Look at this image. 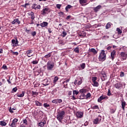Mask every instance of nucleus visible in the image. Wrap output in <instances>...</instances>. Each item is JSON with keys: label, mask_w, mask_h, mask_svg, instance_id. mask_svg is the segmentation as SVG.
<instances>
[{"label": "nucleus", "mask_w": 127, "mask_h": 127, "mask_svg": "<svg viewBox=\"0 0 127 127\" xmlns=\"http://www.w3.org/2000/svg\"><path fill=\"white\" fill-rule=\"evenodd\" d=\"M106 55L105 53V51L104 50H102L99 57V61L103 62V61H105V60H106Z\"/></svg>", "instance_id": "1"}, {"label": "nucleus", "mask_w": 127, "mask_h": 127, "mask_svg": "<svg viewBox=\"0 0 127 127\" xmlns=\"http://www.w3.org/2000/svg\"><path fill=\"white\" fill-rule=\"evenodd\" d=\"M65 116V112L61 111L59 112V114L57 116V118L60 122V123H62V120H63L64 116Z\"/></svg>", "instance_id": "2"}, {"label": "nucleus", "mask_w": 127, "mask_h": 127, "mask_svg": "<svg viewBox=\"0 0 127 127\" xmlns=\"http://www.w3.org/2000/svg\"><path fill=\"white\" fill-rule=\"evenodd\" d=\"M91 80L93 83L92 85L94 87H99V83L97 82V77H92Z\"/></svg>", "instance_id": "3"}, {"label": "nucleus", "mask_w": 127, "mask_h": 127, "mask_svg": "<svg viewBox=\"0 0 127 127\" xmlns=\"http://www.w3.org/2000/svg\"><path fill=\"white\" fill-rule=\"evenodd\" d=\"M101 121H102V116L99 115L97 118L94 120L93 124L94 125H98V124H100Z\"/></svg>", "instance_id": "4"}, {"label": "nucleus", "mask_w": 127, "mask_h": 127, "mask_svg": "<svg viewBox=\"0 0 127 127\" xmlns=\"http://www.w3.org/2000/svg\"><path fill=\"white\" fill-rule=\"evenodd\" d=\"M18 122V119L15 118L13 120L11 124H9V126L11 127H16V123Z\"/></svg>", "instance_id": "5"}, {"label": "nucleus", "mask_w": 127, "mask_h": 127, "mask_svg": "<svg viewBox=\"0 0 127 127\" xmlns=\"http://www.w3.org/2000/svg\"><path fill=\"white\" fill-rule=\"evenodd\" d=\"M33 51L31 50H27L26 51V55L28 57H31L32 56H34V55L32 54Z\"/></svg>", "instance_id": "6"}, {"label": "nucleus", "mask_w": 127, "mask_h": 127, "mask_svg": "<svg viewBox=\"0 0 127 127\" xmlns=\"http://www.w3.org/2000/svg\"><path fill=\"white\" fill-rule=\"evenodd\" d=\"M53 68H54V63L53 62H50L48 64V70H53Z\"/></svg>", "instance_id": "7"}, {"label": "nucleus", "mask_w": 127, "mask_h": 127, "mask_svg": "<svg viewBox=\"0 0 127 127\" xmlns=\"http://www.w3.org/2000/svg\"><path fill=\"white\" fill-rule=\"evenodd\" d=\"M121 105H122V109L125 111V108L126 106H127V102L125 101V100L123 99L121 101Z\"/></svg>", "instance_id": "8"}, {"label": "nucleus", "mask_w": 127, "mask_h": 127, "mask_svg": "<svg viewBox=\"0 0 127 127\" xmlns=\"http://www.w3.org/2000/svg\"><path fill=\"white\" fill-rule=\"evenodd\" d=\"M120 56L121 58L123 59V60H126L127 58V54L125 52H121L120 54Z\"/></svg>", "instance_id": "9"}, {"label": "nucleus", "mask_w": 127, "mask_h": 127, "mask_svg": "<svg viewBox=\"0 0 127 127\" xmlns=\"http://www.w3.org/2000/svg\"><path fill=\"white\" fill-rule=\"evenodd\" d=\"M105 99H108V96H106V95H102L100 97V98H99L98 99V102L99 103L102 102V101H103V100H105Z\"/></svg>", "instance_id": "10"}, {"label": "nucleus", "mask_w": 127, "mask_h": 127, "mask_svg": "<svg viewBox=\"0 0 127 127\" xmlns=\"http://www.w3.org/2000/svg\"><path fill=\"white\" fill-rule=\"evenodd\" d=\"M114 87H115L116 89H121V88L123 87V84H122L121 82H118L117 83L115 84Z\"/></svg>", "instance_id": "11"}, {"label": "nucleus", "mask_w": 127, "mask_h": 127, "mask_svg": "<svg viewBox=\"0 0 127 127\" xmlns=\"http://www.w3.org/2000/svg\"><path fill=\"white\" fill-rule=\"evenodd\" d=\"M11 24H20V21H19L18 18H16L11 22Z\"/></svg>", "instance_id": "12"}, {"label": "nucleus", "mask_w": 127, "mask_h": 127, "mask_svg": "<svg viewBox=\"0 0 127 127\" xmlns=\"http://www.w3.org/2000/svg\"><path fill=\"white\" fill-rule=\"evenodd\" d=\"M83 112H77L76 114V116L78 119H81L83 117Z\"/></svg>", "instance_id": "13"}, {"label": "nucleus", "mask_w": 127, "mask_h": 127, "mask_svg": "<svg viewBox=\"0 0 127 127\" xmlns=\"http://www.w3.org/2000/svg\"><path fill=\"white\" fill-rule=\"evenodd\" d=\"M116 50H113L111 53V58L112 60H114V59H115V57H116Z\"/></svg>", "instance_id": "14"}, {"label": "nucleus", "mask_w": 127, "mask_h": 127, "mask_svg": "<svg viewBox=\"0 0 127 127\" xmlns=\"http://www.w3.org/2000/svg\"><path fill=\"white\" fill-rule=\"evenodd\" d=\"M101 8H102V6L101 5H99L97 7H94L93 10L95 12H98V11H99V10H100V9H101Z\"/></svg>", "instance_id": "15"}, {"label": "nucleus", "mask_w": 127, "mask_h": 127, "mask_svg": "<svg viewBox=\"0 0 127 127\" xmlns=\"http://www.w3.org/2000/svg\"><path fill=\"white\" fill-rule=\"evenodd\" d=\"M12 43L13 46H17V45H18V41L17 40V39H16V40L14 39L12 40Z\"/></svg>", "instance_id": "16"}, {"label": "nucleus", "mask_w": 127, "mask_h": 127, "mask_svg": "<svg viewBox=\"0 0 127 127\" xmlns=\"http://www.w3.org/2000/svg\"><path fill=\"white\" fill-rule=\"evenodd\" d=\"M85 68H86V64L85 63H82L81 64H80V67H78L77 68V69H78L79 71L80 70H84V69H85Z\"/></svg>", "instance_id": "17"}, {"label": "nucleus", "mask_w": 127, "mask_h": 127, "mask_svg": "<svg viewBox=\"0 0 127 127\" xmlns=\"http://www.w3.org/2000/svg\"><path fill=\"white\" fill-rule=\"evenodd\" d=\"M52 103L54 104H60V103H62V99H55L52 101Z\"/></svg>", "instance_id": "18"}, {"label": "nucleus", "mask_w": 127, "mask_h": 127, "mask_svg": "<svg viewBox=\"0 0 127 127\" xmlns=\"http://www.w3.org/2000/svg\"><path fill=\"white\" fill-rule=\"evenodd\" d=\"M79 2L80 4H85V3H86V4H88V0H79Z\"/></svg>", "instance_id": "19"}, {"label": "nucleus", "mask_w": 127, "mask_h": 127, "mask_svg": "<svg viewBox=\"0 0 127 127\" xmlns=\"http://www.w3.org/2000/svg\"><path fill=\"white\" fill-rule=\"evenodd\" d=\"M47 11H48V8H45L43 9L42 11V14L43 15H45L46 14V13H47Z\"/></svg>", "instance_id": "20"}, {"label": "nucleus", "mask_w": 127, "mask_h": 127, "mask_svg": "<svg viewBox=\"0 0 127 127\" xmlns=\"http://www.w3.org/2000/svg\"><path fill=\"white\" fill-rule=\"evenodd\" d=\"M40 25L42 27H45V26H47V25H48V23L47 22H43L40 24Z\"/></svg>", "instance_id": "21"}, {"label": "nucleus", "mask_w": 127, "mask_h": 127, "mask_svg": "<svg viewBox=\"0 0 127 127\" xmlns=\"http://www.w3.org/2000/svg\"><path fill=\"white\" fill-rule=\"evenodd\" d=\"M35 103L37 106L42 107V103L39 102L38 101H35Z\"/></svg>", "instance_id": "22"}, {"label": "nucleus", "mask_w": 127, "mask_h": 127, "mask_svg": "<svg viewBox=\"0 0 127 127\" xmlns=\"http://www.w3.org/2000/svg\"><path fill=\"white\" fill-rule=\"evenodd\" d=\"M25 94V92L24 91H22V94H17L16 96H17V97H19V98H22V97L24 96Z\"/></svg>", "instance_id": "23"}, {"label": "nucleus", "mask_w": 127, "mask_h": 127, "mask_svg": "<svg viewBox=\"0 0 127 127\" xmlns=\"http://www.w3.org/2000/svg\"><path fill=\"white\" fill-rule=\"evenodd\" d=\"M30 15L31 16V19L33 20H34V18H35V15H34V13H33V12H31Z\"/></svg>", "instance_id": "24"}, {"label": "nucleus", "mask_w": 127, "mask_h": 127, "mask_svg": "<svg viewBox=\"0 0 127 127\" xmlns=\"http://www.w3.org/2000/svg\"><path fill=\"white\" fill-rule=\"evenodd\" d=\"M32 96H34V98H35V96H38V92L32 91Z\"/></svg>", "instance_id": "25"}, {"label": "nucleus", "mask_w": 127, "mask_h": 127, "mask_svg": "<svg viewBox=\"0 0 127 127\" xmlns=\"http://www.w3.org/2000/svg\"><path fill=\"white\" fill-rule=\"evenodd\" d=\"M44 125H45V122H40L38 124V127H44Z\"/></svg>", "instance_id": "26"}, {"label": "nucleus", "mask_w": 127, "mask_h": 127, "mask_svg": "<svg viewBox=\"0 0 127 127\" xmlns=\"http://www.w3.org/2000/svg\"><path fill=\"white\" fill-rule=\"evenodd\" d=\"M0 125L2 127H5V126H6V123H5L4 121H0Z\"/></svg>", "instance_id": "27"}, {"label": "nucleus", "mask_w": 127, "mask_h": 127, "mask_svg": "<svg viewBox=\"0 0 127 127\" xmlns=\"http://www.w3.org/2000/svg\"><path fill=\"white\" fill-rule=\"evenodd\" d=\"M90 52H92V53H94V54H97V52L96 50V49H94V48H92L90 50Z\"/></svg>", "instance_id": "28"}, {"label": "nucleus", "mask_w": 127, "mask_h": 127, "mask_svg": "<svg viewBox=\"0 0 127 127\" xmlns=\"http://www.w3.org/2000/svg\"><path fill=\"white\" fill-rule=\"evenodd\" d=\"M111 24H112V23L111 22H108L106 26V29H109V28H110L111 27Z\"/></svg>", "instance_id": "29"}, {"label": "nucleus", "mask_w": 127, "mask_h": 127, "mask_svg": "<svg viewBox=\"0 0 127 127\" xmlns=\"http://www.w3.org/2000/svg\"><path fill=\"white\" fill-rule=\"evenodd\" d=\"M58 80H59V78H58V76L55 77V78L54 79V81H53L54 84H56V82H57V81H58Z\"/></svg>", "instance_id": "30"}, {"label": "nucleus", "mask_w": 127, "mask_h": 127, "mask_svg": "<svg viewBox=\"0 0 127 127\" xmlns=\"http://www.w3.org/2000/svg\"><path fill=\"white\" fill-rule=\"evenodd\" d=\"M91 108L93 110H99L100 108H99V106L98 105H95V106H93L91 107Z\"/></svg>", "instance_id": "31"}, {"label": "nucleus", "mask_w": 127, "mask_h": 127, "mask_svg": "<svg viewBox=\"0 0 127 127\" xmlns=\"http://www.w3.org/2000/svg\"><path fill=\"white\" fill-rule=\"evenodd\" d=\"M87 92V89H81L79 90V92L81 93L82 94H84Z\"/></svg>", "instance_id": "32"}, {"label": "nucleus", "mask_w": 127, "mask_h": 127, "mask_svg": "<svg viewBox=\"0 0 127 127\" xmlns=\"http://www.w3.org/2000/svg\"><path fill=\"white\" fill-rule=\"evenodd\" d=\"M71 7H72V6L71 5H67L65 7V10H66V11H68L69 9L71 8Z\"/></svg>", "instance_id": "33"}, {"label": "nucleus", "mask_w": 127, "mask_h": 127, "mask_svg": "<svg viewBox=\"0 0 127 127\" xmlns=\"http://www.w3.org/2000/svg\"><path fill=\"white\" fill-rule=\"evenodd\" d=\"M82 78H81V77H79V80H78V81L77 82V85L80 86V85H81V84H82Z\"/></svg>", "instance_id": "34"}, {"label": "nucleus", "mask_w": 127, "mask_h": 127, "mask_svg": "<svg viewBox=\"0 0 127 127\" xmlns=\"http://www.w3.org/2000/svg\"><path fill=\"white\" fill-rule=\"evenodd\" d=\"M73 51H74V52H75V53H79V47H77L75 48L73 50Z\"/></svg>", "instance_id": "35"}, {"label": "nucleus", "mask_w": 127, "mask_h": 127, "mask_svg": "<svg viewBox=\"0 0 127 127\" xmlns=\"http://www.w3.org/2000/svg\"><path fill=\"white\" fill-rule=\"evenodd\" d=\"M117 31L118 32V34H122V33L123 32L121 29L117 28Z\"/></svg>", "instance_id": "36"}, {"label": "nucleus", "mask_w": 127, "mask_h": 127, "mask_svg": "<svg viewBox=\"0 0 127 127\" xmlns=\"http://www.w3.org/2000/svg\"><path fill=\"white\" fill-rule=\"evenodd\" d=\"M79 94V91L77 90H73V95H78Z\"/></svg>", "instance_id": "37"}, {"label": "nucleus", "mask_w": 127, "mask_h": 127, "mask_svg": "<svg viewBox=\"0 0 127 127\" xmlns=\"http://www.w3.org/2000/svg\"><path fill=\"white\" fill-rule=\"evenodd\" d=\"M17 91V87H15V88H13L12 90V93H13V92L14 93H15V92H16Z\"/></svg>", "instance_id": "38"}, {"label": "nucleus", "mask_w": 127, "mask_h": 127, "mask_svg": "<svg viewBox=\"0 0 127 127\" xmlns=\"http://www.w3.org/2000/svg\"><path fill=\"white\" fill-rule=\"evenodd\" d=\"M63 37H65L67 35V33L65 31H63L62 33Z\"/></svg>", "instance_id": "39"}, {"label": "nucleus", "mask_w": 127, "mask_h": 127, "mask_svg": "<svg viewBox=\"0 0 127 127\" xmlns=\"http://www.w3.org/2000/svg\"><path fill=\"white\" fill-rule=\"evenodd\" d=\"M23 124H24V125H25L26 126H27V125H28V124L27 123V120L26 119H24V120H23Z\"/></svg>", "instance_id": "40"}, {"label": "nucleus", "mask_w": 127, "mask_h": 127, "mask_svg": "<svg viewBox=\"0 0 127 127\" xmlns=\"http://www.w3.org/2000/svg\"><path fill=\"white\" fill-rule=\"evenodd\" d=\"M56 6H57V8H58L59 9H60V8H61V6H62V5H61L60 4H57L56 5Z\"/></svg>", "instance_id": "41"}, {"label": "nucleus", "mask_w": 127, "mask_h": 127, "mask_svg": "<svg viewBox=\"0 0 127 127\" xmlns=\"http://www.w3.org/2000/svg\"><path fill=\"white\" fill-rule=\"evenodd\" d=\"M125 76V72L124 71H121L120 72V77H124Z\"/></svg>", "instance_id": "42"}, {"label": "nucleus", "mask_w": 127, "mask_h": 127, "mask_svg": "<svg viewBox=\"0 0 127 127\" xmlns=\"http://www.w3.org/2000/svg\"><path fill=\"white\" fill-rule=\"evenodd\" d=\"M116 112V109H111L110 113L111 114H115V112Z\"/></svg>", "instance_id": "43"}, {"label": "nucleus", "mask_w": 127, "mask_h": 127, "mask_svg": "<svg viewBox=\"0 0 127 127\" xmlns=\"http://www.w3.org/2000/svg\"><path fill=\"white\" fill-rule=\"evenodd\" d=\"M2 68L4 70H7V66H6V65L5 64L3 65Z\"/></svg>", "instance_id": "44"}, {"label": "nucleus", "mask_w": 127, "mask_h": 127, "mask_svg": "<svg viewBox=\"0 0 127 127\" xmlns=\"http://www.w3.org/2000/svg\"><path fill=\"white\" fill-rule=\"evenodd\" d=\"M32 64H38V61H37V60L36 61H33V62H32Z\"/></svg>", "instance_id": "45"}, {"label": "nucleus", "mask_w": 127, "mask_h": 127, "mask_svg": "<svg viewBox=\"0 0 127 127\" xmlns=\"http://www.w3.org/2000/svg\"><path fill=\"white\" fill-rule=\"evenodd\" d=\"M32 8L34 9H36V4H33L32 6Z\"/></svg>", "instance_id": "46"}, {"label": "nucleus", "mask_w": 127, "mask_h": 127, "mask_svg": "<svg viewBox=\"0 0 127 127\" xmlns=\"http://www.w3.org/2000/svg\"><path fill=\"white\" fill-rule=\"evenodd\" d=\"M31 34L32 36H35V35H36V31L32 32Z\"/></svg>", "instance_id": "47"}, {"label": "nucleus", "mask_w": 127, "mask_h": 127, "mask_svg": "<svg viewBox=\"0 0 127 127\" xmlns=\"http://www.w3.org/2000/svg\"><path fill=\"white\" fill-rule=\"evenodd\" d=\"M13 55H18V52H12Z\"/></svg>", "instance_id": "48"}, {"label": "nucleus", "mask_w": 127, "mask_h": 127, "mask_svg": "<svg viewBox=\"0 0 127 127\" xmlns=\"http://www.w3.org/2000/svg\"><path fill=\"white\" fill-rule=\"evenodd\" d=\"M107 95H108V96H111V95H112V93H111V90H110V89L108 90Z\"/></svg>", "instance_id": "49"}, {"label": "nucleus", "mask_w": 127, "mask_h": 127, "mask_svg": "<svg viewBox=\"0 0 127 127\" xmlns=\"http://www.w3.org/2000/svg\"><path fill=\"white\" fill-rule=\"evenodd\" d=\"M27 5H29V3H26L24 5H23L22 6H23V7H25V8H26Z\"/></svg>", "instance_id": "50"}, {"label": "nucleus", "mask_w": 127, "mask_h": 127, "mask_svg": "<svg viewBox=\"0 0 127 127\" xmlns=\"http://www.w3.org/2000/svg\"><path fill=\"white\" fill-rule=\"evenodd\" d=\"M74 85H78V79H75L74 82Z\"/></svg>", "instance_id": "51"}, {"label": "nucleus", "mask_w": 127, "mask_h": 127, "mask_svg": "<svg viewBox=\"0 0 127 127\" xmlns=\"http://www.w3.org/2000/svg\"><path fill=\"white\" fill-rule=\"evenodd\" d=\"M91 97V93H88L86 95V98H90Z\"/></svg>", "instance_id": "52"}, {"label": "nucleus", "mask_w": 127, "mask_h": 127, "mask_svg": "<svg viewBox=\"0 0 127 127\" xmlns=\"http://www.w3.org/2000/svg\"><path fill=\"white\" fill-rule=\"evenodd\" d=\"M10 76H9V79L7 80V81L8 82V84H11V82H10Z\"/></svg>", "instance_id": "53"}, {"label": "nucleus", "mask_w": 127, "mask_h": 127, "mask_svg": "<svg viewBox=\"0 0 127 127\" xmlns=\"http://www.w3.org/2000/svg\"><path fill=\"white\" fill-rule=\"evenodd\" d=\"M44 107L45 108H48V104L47 103H44Z\"/></svg>", "instance_id": "54"}, {"label": "nucleus", "mask_w": 127, "mask_h": 127, "mask_svg": "<svg viewBox=\"0 0 127 127\" xmlns=\"http://www.w3.org/2000/svg\"><path fill=\"white\" fill-rule=\"evenodd\" d=\"M70 18H71V15H68L66 17V19L68 20V19H70Z\"/></svg>", "instance_id": "55"}, {"label": "nucleus", "mask_w": 127, "mask_h": 127, "mask_svg": "<svg viewBox=\"0 0 127 127\" xmlns=\"http://www.w3.org/2000/svg\"><path fill=\"white\" fill-rule=\"evenodd\" d=\"M41 7L40 6V5H38L37 6H36V9H40Z\"/></svg>", "instance_id": "56"}, {"label": "nucleus", "mask_w": 127, "mask_h": 127, "mask_svg": "<svg viewBox=\"0 0 127 127\" xmlns=\"http://www.w3.org/2000/svg\"><path fill=\"white\" fill-rule=\"evenodd\" d=\"M9 112H10V113H13V111L11 108H10V109H9Z\"/></svg>", "instance_id": "57"}, {"label": "nucleus", "mask_w": 127, "mask_h": 127, "mask_svg": "<svg viewBox=\"0 0 127 127\" xmlns=\"http://www.w3.org/2000/svg\"><path fill=\"white\" fill-rule=\"evenodd\" d=\"M111 48H112V47L109 46L107 48V50H111Z\"/></svg>", "instance_id": "58"}, {"label": "nucleus", "mask_w": 127, "mask_h": 127, "mask_svg": "<svg viewBox=\"0 0 127 127\" xmlns=\"http://www.w3.org/2000/svg\"><path fill=\"white\" fill-rule=\"evenodd\" d=\"M33 23H34V22H33V20L32 19L31 20V22L30 23V24H33Z\"/></svg>", "instance_id": "59"}, {"label": "nucleus", "mask_w": 127, "mask_h": 127, "mask_svg": "<svg viewBox=\"0 0 127 127\" xmlns=\"http://www.w3.org/2000/svg\"><path fill=\"white\" fill-rule=\"evenodd\" d=\"M102 75H103V77L104 78H105V77H107V75H106V73H104V74H102Z\"/></svg>", "instance_id": "60"}, {"label": "nucleus", "mask_w": 127, "mask_h": 127, "mask_svg": "<svg viewBox=\"0 0 127 127\" xmlns=\"http://www.w3.org/2000/svg\"><path fill=\"white\" fill-rule=\"evenodd\" d=\"M71 95H72V91H69L68 92V95L71 96Z\"/></svg>", "instance_id": "61"}, {"label": "nucleus", "mask_w": 127, "mask_h": 127, "mask_svg": "<svg viewBox=\"0 0 127 127\" xmlns=\"http://www.w3.org/2000/svg\"><path fill=\"white\" fill-rule=\"evenodd\" d=\"M48 58V55H46L45 57H44V59H47V58Z\"/></svg>", "instance_id": "62"}, {"label": "nucleus", "mask_w": 127, "mask_h": 127, "mask_svg": "<svg viewBox=\"0 0 127 127\" xmlns=\"http://www.w3.org/2000/svg\"><path fill=\"white\" fill-rule=\"evenodd\" d=\"M70 81V79H66L65 80V83H68V82H69Z\"/></svg>", "instance_id": "63"}, {"label": "nucleus", "mask_w": 127, "mask_h": 127, "mask_svg": "<svg viewBox=\"0 0 127 127\" xmlns=\"http://www.w3.org/2000/svg\"><path fill=\"white\" fill-rule=\"evenodd\" d=\"M84 126H88V122H85V123H84Z\"/></svg>", "instance_id": "64"}]
</instances>
